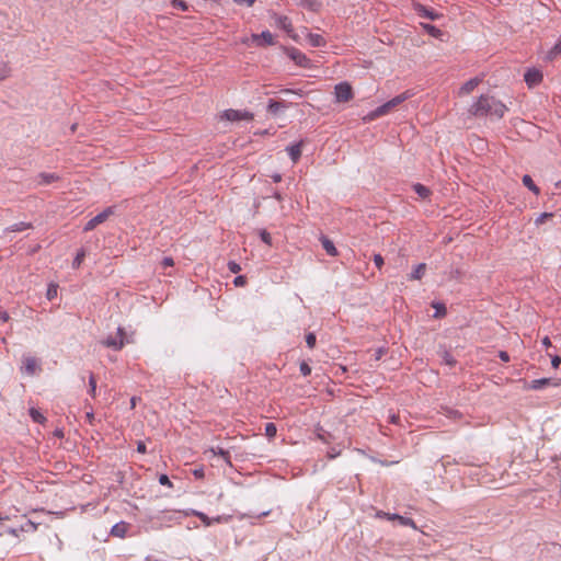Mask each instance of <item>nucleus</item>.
<instances>
[{
	"label": "nucleus",
	"instance_id": "obj_1",
	"mask_svg": "<svg viewBox=\"0 0 561 561\" xmlns=\"http://www.w3.org/2000/svg\"><path fill=\"white\" fill-rule=\"evenodd\" d=\"M507 111L504 103L489 94H482L472 103L469 114L474 117H495L501 119Z\"/></svg>",
	"mask_w": 561,
	"mask_h": 561
},
{
	"label": "nucleus",
	"instance_id": "obj_2",
	"mask_svg": "<svg viewBox=\"0 0 561 561\" xmlns=\"http://www.w3.org/2000/svg\"><path fill=\"white\" fill-rule=\"evenodd\" d=\"M117 206H108L94 217H92L83 227L84 231H91L99 225L105 222L111 216L115 215Z\"/></svg>",
	"mask_w": 561,
	"mask_h": 561
},
{
	"label": "nucleus",
	"instance_id": "obj_3",
	"mask_svg": "<svg viewBox=\"0 0 561 561\" xmlns=\"http://www.w3.org/2000/svg\"><path fill=\"white\" fill-rule=\"evenodd\" d=\"M126 332L125 329L118 327L117 334L115 336L108 335L102 343L106 347H110L114 351H121L126 343Z\"/></svg>",
	"mask_w": 561,
	"mask_h": 561
},
{
	"label": "nucleus",
	"instance_id": "obj_4",
	"mask_svg": "<svg viewBox=\"0 0 561 561\" xmlns=\"http://www.w3.org/2000/svg\"><path fill=\"white\" fill-rule=\"evenodd\" d=\"M334 95L336 102H348L353 99V89L348 82H340L334 88Z\"/></svg>",
	"mask_w": 561,
	"mask_h": 561
},
{
	"label": "nucleus",
	"instance_id": "obj_5",
	"mask_svg": "<svg viewBox=\"0 0 561 561\" xmlns=\"http://www.w3.org/2000/svg\"><path fill=\"white\" fill-rule=\"evenodd\" d=\"M253 113L248 111H239V110H226L221 117L229 122H239V121H251L253 119Z\"/></svg>",
	"mask_w": 561,
	"mask_h": 561
},
{
	"label": "nucleus",
	"instance_id": "obj_6",
	"mask_svg": "<svg viewBox=\"0 0 561 561\" xmlns=\"http://www.w3.org/2000/svg\"><path fill=\"white\" fill-rule=\"evenodd\" d=\"M288 57L295 61L296 65L308 68L311 65V60L298 48L291 47L287 51Z\"/></svg>",
	"mask_w": 561,
	"mask_h": 561
},
{
	"label": "nucleus",
	"instance_id": "obj_7",
	"mask_svg": "<svg viewBox=\"0 0 561 561\" xmlns=\"http://www.w3.org/2000/svg\"><path fill=\"white\" fill-rule=\"evenodd\" d=\"M413 8L419 16L430 19L432 21L438 20L443 16V14L438 13L434 9L427 8L421 3H414Z\"/></svg>",
	"mask_w": 561,
	"mask_h": 561
},
{
	"label": "nucleus",
	"instance_id": "obj_8",
	"mask_svg": "<svg viewBox=\"0 0 561 561\" xmlns=\"http://www.w3.org/2000/svg\"><path fill=\"white\" fill-rule=\"evenodd\" d=\"M524 80L529 88L540 84L543 80V75L539 69H528L524 75Z\"/></svg>",
	"mask_w": 561,
	"mask_h": 561
},
{
	"label": "nucleus",
	"instance_id": "obj_9",
	"mask_svg": "<svg viewBox=\"0 0 561 561\" xmlns=\"http://www.w3.org/2000/svg\"><path fill=\"white\" fill-rule=\"evenodd\" d=\"M561 385V379H553V378H540V379H535V380H531L529 386H528V389H531V390H541L548 386H554V387H558Z\"/></svg>",
	"mask_w": 561,
	"mask_h": 561
},
{
	"label": "nucleus",
	"instance_id": "obj_10",
	"mask_svg": "<svg viewBox=\"0 0 561 561\" xmlns=\"http://www.w3.org/2000/svg\"><path fill=\"white\" fill-rule=\"evenodd\" d=\"M422 28L432 37L439 39L440 42H444L447 37V33L438 28L437 26L430 24V23H421Z\"/></svg>",
	"mask_w": 561,
	"mask_h": 561
},
{
	"label": "nucleus",
	"instance_id": "obj_11",
	"mask_svg": "<svg viewBox=\"0 0 561 561\" xmlns=\"http://www.w3.org/2000/svg\"><path fill=\"white\" fill-rule=\"evenodd\" d=\"M257 46H271L275 44L274 35L270 31H263L261 34L253 35Z\"/></svg>",
	"mask_w": 561,
	"mask_h": 561
},
{
	"label": "nucleus",
	"instance_id": "obj_12",
	"mask_svg": "<svg viewBox=\"0 0 561 561\" xmlns=\"http://www.w3.org/2000/svg\"><path fill=\"white\" fill-rule=\"evenodd\" d=\"M289 105L290 104L284 100L276 101L274 99H270L267 103V112L272 115H277L279 111L288 108Z\"/></svg>",
	"mask_w": 561,
	"mask_h": 561
},
{
	"label": "nucleus",
	"instance_id": "obj_13",
	"mask_svg": "<svg viewBox=\"0 0 561 561\" xmlns=\"http://www.w3.org/2000/svg\"><path fill=\"white\" fill-rule=\"evenodd\" d=\"M296 4L311 12H319L322 8L321 0H295Z\"/></svg>",
	"mask_w": 561,
	"mask_h": 561
},
{
	"label": "nucleus",
	"instance_id": "obj_14",
	"mask_svg": "<svg viewBox=\"0 0 561 561\" xmlns=\"http://www.w3.org/2000/svg\"><path fill=\"white\" fill-rule=\"evenodd\" d=\"M561 55V37L557 43L546 53L543 61L552 62Z\"/></svg>",
	"mask_w": 561,
	"mask_h": 561
},
{
	"label": "nucleus",
	"instance_id": "obj_15",
	"mask_svg": "<svg viewBox=\"0 0 561 561\" xmlns=\"http://www.w3.org/2000/svg\"><path fill=\"white\" fill-rule=\"evenodd\" d=\"M393 107L391 106L390 102H386L383 103L382 105L378 106L377 108H375L374 111H371L368 115H367V118L369 121H373L375 118H378L380 116H383L386 114H388Z\"/></svg>",
	"mask_w": 561,
	"mask_h": 561
},
{
	"label": "nucleus",
	"instance_id": "obj_16",
	"mask_svg": "<svg viewBox=\"0 0 561 561\" xmlns=\"http://www.w3.org/2000/svg\"><path fill=\"white\" fill-rule=\"evenodd\" d=\"M302 144H304V141L301 140V141L290 145L286 148V151L288 152V156L294 163H297L301 157Z\"/></svg>",
	"mask_w": 561,
	"mask_h": 561
},
{
	"label": "nucleus",
	"instance_id": "obj_17",
	"mask_svg": "<svg viewBox=\"0 0 561 561\" xmlns=\"http://www.w3.org/2000/svg\"><path fill=\"white\" fill-rule=\"evenodd\" d=\"M37 179H38V182H37L38 185H49L53 182L58 181L60 179V176L57 173L42 172L37 175Z\"/></svg>",
	"mask_w": 561,
	"mask_h": 561
},
{
	"label": "nucleus",
	"instance_id": "obj_18",
	"mask_svg": "<svg viewBox=\"0 0 561 561\" xmlns=\"http://www.w3.org/2000/svg\"><path fill=\"white\" fill-rule=\"evenodd\" d=\"M387 519H389V520H397L402 526H410V527L416 528L415 523H414V520L412 518L405 517V516H401L399 514H394V513L393 514H387Z\"/></svg>",
	"mask_w": 561,
	"mask_h": 561
},
{
	"label": "nucleus",
	"instance_id": "obj_19",
	"mask_svg": "<svg viewBox=\"0 0 561 561\" xmlns=\"http://www.w3.org/2000/svg\"><path fill=\"white\" fill-rule=\"evenodd\" d=\"M23 367L28 375H34L38 368L37 359L35 357H24Z\"/></svg>",
	"mask_w": 561,
	"mask_h": 561
},
{
	"label": "nucleus",
	"instance_id": "obj_20",
	"mask_svg": "<svg viewBox=\"0 0 561 561\" xmlns=\"http://www.w3.org/2000/svg\"><path fill=\"white\" fill-rule=\"evenodd\" d=\"M426 264L425 263H420L417 264L414 270L412 271V273L408 276V279L409 280H420L422 279V277L424 276L425 272H426Z\"/></svg>",
	"mask_w": 561,
	"mask_h": 561
},
{
	"label": "nucleus",
	"instance_id": "obj_21",
	"mask_svg": "<svg viewBox=\"0 0 561 561\" xmlns=\"http://www.w3.org/2000/svg\"><path fill=\"white\" fill-rule=\"evenodd\" d=\"M128 529V524L121 522L115 524L111 529V535L118 538H124Z\"/></svg>",
	"mask_w": 561,
	"mask_h": 561
},
{
	"label": "nucleus",
	"instance_id": "obj_22",
	"mask_svg": "<svg viewBox=\"0 0 561 561\" xmlns=\"http://www.w3.org/2000/svg\"><path fill=\"white\" fill-rule=\"evenodd\" d=\"M480 82H481V80L479 78H472V79L468 80L467 82H465L461 85L459 93L460 94L471 93L479 85Z\"/></svg>",
	"mask_w": 561,
	"mask_h": 561
},
{
	"label": "nucleus",
	"instance_id": "obj_23",
	"mask_svg": "<svg viewBox=\"0 0 561 561\" xmlns=\"http://www.w3.org/2000/svg\"><path fill=\"white\" fill-rule=\"evenodd\" d=\"M307 38H308V43L312 47H323L327 44L324 37L320 34L309 33Z\"/></svg>",
	"mask_w": 561,
	"mask_h": 561
},
{
	"label": "nucleus",
	"instance_id": "obj_24",
	"mask_svg": "<svg viewBox=\"0 0 561 561\" xmlns=\"http://www.w3.org/2000/svg\"><path fill=\"white\" fill-rule=\"evenodd\" d=\"M431 306L435 309L433 316L435 319H442L447 314V308L443 301H432Z\"/></svg>",
	"mask_w": 561,
	"mask_h": 561
},
{
	"label": "nucleus",
	"instance_id": "obj_25",
	"mask_svg": "<svg viewBox=\"0 0 561 561\" xmlns=\"http://www.w3.org/2000/svg\"><path fill=\"white\" fill-rule=\"evenodd\" d=\"M412 188L422 199L428 198L432 194L431 190L421 183L413 184Z\"/></svg>",
	"mask_w": 561,
	"mask_h": 561
},
{
	"label": "nucleus",
	"instance_id": "obj_26",
	"mask_svg": "<svg viewBox=\"0 0 561 561\" xmlns=\"http://www.w3.org/2000/svg\"><path fill=\"white\" fill-rule=\"evenodd\" d=\"M523 184L531 192H534L536 195L540 193L539 187L535 184L534 180L530 175L525 174L522 179Z\"/></svg>",
	"mask_w": 561,
	"mask_h": 561
},
{
	"label": "nucleus",
	"instance_id": "obj_27",
	"mask_svg": "<svg viewBox=\"0 0 561 561\" xmlns=\"http://www.w3.org/2000/svg\"><path fill=\"white\" fill-rule=\"evenodd\" d=\"M28 414L35 423L44 424L46 422V417L35 408H31Z\"/></svg>",
	"mask_w": 561,
	"mask_h": 561
},
{
	"label": "nucleus",
	"instance_id": "obj_28",
	"mask_svg": "<svg viewBox=\"0 0 561 561\" xmlns=\"http://www.w3.org/2000/svg\"><path fill=\"white\" fill-rule=\"evenodd\" d=\"M316 435L323 443H330V440L333 438L332 434L322 427H318L316 430Z\"/></svg>",
	"mask_w": 561,
	"mask_h": 561
},
{
	"label": "nucleus",
	"instance_id": "obj_29",
	"mask_svg": "<svg viewBox=\"0 0 561 561\" xmlns=\"http://www.w3.org/2000/svg\"><path fill=\"white\" fill-rule=\"evenodd\" d=\"M31 228V225L30 224H26V222H19V224H14L12 225L11 227L9 228H5L4 232L8 233V232H18V231H23V230H26Z\"/></svg>",
	"mask_w": 561,
	"mask_h": 561
},
{
	"label": "nucleus",
	"instance_id": "obj_30",
	"mask_svg": "<svg viewBox=\"0 0 561 561\" xmlns=\"http://www.w3.org/2000/svg\"><path fill=\"white\" fill-rule=\"evenodd\" d=\"M442 359L445 365L450 367H455L457 364L456 358L448 351H443Z\"/></svg>",
	"mask_w": 561,
	"mask_h": 561
},
{
	"label": "nucleus",
	"instance_id": "obj_31",
	"mask_svg": "<svg viewBox=\"0 0 561 561\" xmlns=\"http://www.w3.org/2000/svg\"><path fill=\"white\" fill-rule=\"evenodd\" d=\"M264 431H265V435L272 439L276 436V433H277V426L275 423L273 422H268L265 424V427H264Z\"/></svg>",
	"mask_w": 561,
	"mask_h": 561
},
{
	"label": "nucleus",
	"instance_id": "obj_32",
	"mask_svg": "<svg viewBox=\"0 0 561 561\" xmlns=\"http://www.w3.org/2000/svg\"><path fill=\"white\" fill-rule=\"evenodd\" d=\"M84 257H85V250H84V248H81V250L78 251V253L76 254V256L72 261V267L79 268L81 263L83 262Z\"/></svg>",
	"mask_w": 561,
	"mask_h": 561
},
{
	"label": "nucleus",
	"instance_id": "obj_33",
	"mask_svg": "<svg viewBox=\"0 0 561 561\" xmlns=\"http://www.w3.org/2000/svg\"><path fill=\"white\" fill-rule=\"evenodd\" d=\"M192 515L196 516L205 526L213 525V519L203 512L192 511Z\"/></svg>",
	"mask_w": 561,
	"mask_h": 561
},
{
	"label": "nucleus",
	"instance_id": "obj_34",
	"mask_svg": "<svg viewBox=\"0 0 561 561\" xmlns=\"http://www.w3.org/2000/svg\"><path fill=\"white\" fill-rule=\"evenodd\" d=\"M409 94L408 92H404V93H401L397 96H394L393 99L389 100L391 106L394 108L396 106H398L399 104H401L402 102H404L405 100L409 99Z\"/></svg>",
	"mask_w": 561,
	"mask_h": 561
},
{
	"label": "nucleus",
	"instance_id": "obj_35",
	"mask_svg": "<svg viewBox=\"0 0 561 561\" xmlns=\"http://www.w3.org/2000/svg\"><path fill=\"white\" fill-rule=\"evenodd\" d=\"M36 529H37V525L30 519H27L20 526V531H23V533L35 531Z\"/></svg>",
	"mask_w": 561,
	"mask_h": 561
},
{
	"label": "nucleus",
	"instance_id": "obj_36",
	"mask_svg": "<svg viewBox=\"0 0 561 561\" xmlns=\"http://www.w3.org/2000/svg\"><path fill=\"white\" fill-rule=\"evenodd\" d=\"M170 3L173 9H178L183 12L188 11V4L183 0H171Z\"/></svg>",
	"mask_w": 561,
	"mask_h": 561
},
{
	"label": "nucleus",
	"instance_id": "obj_37",
	"mask_svg": "<svg viewBox=\"0 0 561 561\" xmlns=\"http://www.w3.org/2000/svg\"><path fill=\"white\" fill-rule=\"evenodd\" d=\"M305 340H306V343H307V346L309 348H314L316 347V344H317V336L314 334V332H308L306 335H305Z\"/></svg>",
	"mask_w": 561,
	"mask_h": 561
},
{
	"label": "nucleus",
	"instance_id": "obj_38",
	"mask_svg": "<svg viewBox=\"0 0 561 561\" xmlns=\"http://www.w3.org/2000/svg\"><path fill=\"white\" fill-rule=\"evenodd\" d=\"M57 291H58V285L49 284L48 288H47V291H46L47 299L48 300L55 299L57 297Z\"/></svg>",
	"mask_w": 561,
	"mask_h": 561
},
{
	"label": "nucleus",
	"instance_id": "obj_39",
	"mask_svg": "<svg viewBox=\"0 0 561 561\" xmlns=\"http://www.w3.org/2000/svg\"><path fill=\"white\" fill-rule=\"evenodd\" d=\"M95 392H96V378H95V375L94 374H90V377H89V393L91 394V397H95Z\"/></svg>",
	"mask_w": 561,
	"mask_h": 561
},
{
	"label": "nucleus",
	"instance_id": "obj_40",
	"mask_svg": "<svg viewBox=\"0 0 561 561\" xmlns=\"http://www.w3.org/2000/svg\"><path fill=\"white\" fill-rule=\"evenodd\" d=\"M214 453L218 456H220L225 461L226 463H228L229 466H231V461H230V453L224 448H220L218 447L217 448V451L214 450Z\"/></svg>",
	"mask_w": 561,
	"mask_h": 561
},
{
	"label": "nucleus",
	"instance_id": "obj_41",
	"mask_svg": "<svg viewBox=\"0 0 561 561\" xmlns=\"http://www.w3.org/2000/svg\"><path fill=\"white\" fill-rule=\"evenodd\" d=\"M277 21L279 26L283 27L285 31L288 32L291 28V22L287 16H279Z\"/></svg>",
	"mask_w": 561,
	"mask_h": 561
},
{
	"label": "nucleus",
	"instance_id": "obj_42",
	"mask_svg": "<svg viewBox=\"0 0 561 561\" xmlns=\"http://www.w3.org/2000/svg\"><path fill=\"white\" fill-rule=\"evenodd\" d=\"M11 68L8 66V64L2 62L0 65V80H3L10 76Z\"/></svg>",
	"mask_w": 561,
	"mask_h": 561
},
{
	"label": "nucleus",
	"instance_id": "obj_43",
	"mask_svg": "<svg viewBox=\"0 0 561 561\" xmlns=\"http://www.w3.org/2000/svg\"><path fill=\"white\" fill-rule=\"evenodd\" d=\"M259 234H260V238H261L262 242H264L267 245H271L272 237H271L270 232H267L266 230L263 229V230L259 231Z\"/></svg>",
	"mask_w": 561,
	"mask_h": 561
},
{
	"label": "nucleus",
	"instance_id": "obj_44",
	"mask_svg": "<svg viewBox=\"0 0 561 561\" xmlns=\"http://www.w3.org/2000/svg\"><path fill=\"white\" fill-rule=\"evenodd\" d=\"M299 370H300L302 376L307 377V376H309L311 374L312 369H311L310 365L307 362L302 360L300 363Z\"/></svg>",
	"mask_w": 561,
	"mask_h": 561
},
{
	"label": "nucleus",
	"instance_id": "obj_45",
	"mask_svg": "<svg viewBox=\"0 0 561 561\" xmlns=\"http://www.w3.org/2000/svg\"><path fill=\"white\" fill-rule=\"evenodd\" d=\"M159 483L161 485H164V486H168V488H172L173 486L172 481L170 480V478L165 473H161L159 476Z\"/></svg>",
	"mask_w": 561,
	"mask_h": 561
},
{
	"label": "nucleus",
	"instance_id": "obj_46",
	"mask_svg": "<svg viewBox=\"0 0 561 561\" xmlns=\"http://www.w3.org/2000/svg\"><path fill=\"white\" fill-rule=\"evenodd\" d=\"M552 217H553V214H552V213H542V214H540V215L536 218L535 222H536V225H541V224H543L547 219H550V218H552Z\"/></svg>",
	"mask_w": 561,
	"mask_h": 561
},
{
	"label": "nucleus",
	"instance_id": "obj_47",
	"mask_svg": "<svg viewBox=\"0 0 561 561\" xmlns=\"http://www.w3.org/2000/svg\"><path fill=\"white\" fill-rule=\"evenodd\" d=\"M228 268L233 274H237V273H239L241 271L240 265L237 262H234V261L228 262Z\"/></svg>",
	"mask_w": 561,
	"mask_h": 561
},
{
	"label": "nucleus",
	"instance_id": "obj_48",
	"mask_svg": "<svg viewBox=\"0 0 561 561\" xmlns=\"http://www.w3.org/2000/svg\"><path fill=\"white\" fill-rule=\"evenodd\" d=\"M551 356V366L554 369H558L561 365V357L559 355H550Z\"/></svg>",
	"mask_w": 561,
	"mask_h": 561
},
{
	"label": "nucleus",
	"instance_id": "obj_49",
	"mask_svg": "<svg viewBox=\"0 0 561 561\" xmlns=\"http://www.w3.org/2000/svg\"><path fill=\"white\" fill-rule=\"evenodd\" d=\"M323 250L325 251V254L329 256L340 255L339 248H323Z\"/></svg>",
	"mask_w": 561,
	"mask_h": 561
},
{
	"label": "nucleus",
	"instance_id": "obj_50",
	"mask_svg": "<svg viewBox=\"0 0 561 561\" xmlns=\"http://www.w3.org/2000/svg\"><path fill=\"white\" fill-rule=\"evenodd\" d=\"M385 353H386V348H383V347H379V348H377V350L375 351L374 355H373V356H374V359H375L376 362H377V360H380V359H381V357L385 355Z\"/></svg>",
	"mask_w": 561,
	"mask_h": 561
},
{
	"label": "nucleus",
	"instance_id": "obj_51",
	"mask_svg": "<svg viewBox=\"0 0 561 561\" xmlns=\"http://www.w3.org/2000/svg\"><path fill=\"white\" fill-rule=\"evenodd\" d=\"M236 286H244L247 284V277L243 275H239L233 280Z\"/></svg>",
	"mask_w": 561,
	"mask_h": 561
},
{
	"label": "nucleus",
	"instance_id": "obj_52",
	"mask_svg": "<svg viewBox=\"0 0 561 561\" xmlns=\"http://www.w3.org/2000/svg\"><path fill=\"white\" fill-rule=\"evenodd\" d=\"M137 451H138L139 454H146V453H147V446H146V443H145V442L139 440V442L137 443Z\"/></svg>",
	"mask_w": 561,
	"mask_h": 561
},
{
	"label": "nucleus",
	"instance_id": "obj_53",
	"mask_svg": "<svg viewBox=\"0 0 561 561\" xmlns=\"http://www.w3.org/2000/svg\"><path fill=\"white\" fill-rule=\"evenodd\" d=\"M374 261L378 268H380L383 265V257L380 254H375Z\"/></svg>",
	"mask_w": 561,
	"mask_h": 561
},
{
	"label": "nucleus",
	"instance_id": "obj_54",
	"mask_svg": "<svg viewBox=\"0 0 561 561\" xmlns=\"http://www.w3.org/2000/svg\"><path fill=\"white\" fill-rule=\"evenodd\" d=\"M163 267H169L174 265V261L171 256L164 257L161 262Z\"/></svg>",
	"mask_w": 561,
	"mask_h": 561
},
{
	"label": "nucleus",
	"instance_id": "obj_55",
	"mask_svg": "<svg viewBox=\"0 0 561 561\" xmlns=\"http://www.w3.org/2000/svg\"><path fill=\"white\" fill-rule=\"evenodd\" d=\"M499 358L502 360V362H510V354L506 352V351H500L499 352Z\"/></svg>",
	"mask_w": 561,
	"mask_h": 561
},
{
	"label": "nucleus",
	"instance_id": "obj_56",
	"mask_svg": "<svg viewBox=\"0 0 561 561\" xmlns=\"http://www.w3.org/2000/svg\"><path fill=\"white\" fill-rule=\"evenodd\" d=\"M193 474L196 479H203L205 477L203 468L194 469Z\"/></svg>",
	"mask_w": 561,
	"mask_h": 561
},
{
	"label": "nucleus",
	"instance_id": "obj_57",
	"mask_svg": "<svg viewBox=\"0 0 561 561\" xmlns=\"http://www.w3.org/2000/svg\"><path fill=\"white\" fill-rule=\"evenodd\" d=\"M320 241L322 245H334L333 242L324 234H321Z\"/></svg>",
	"mask_w": 561,
	"mask_h": 561
},
{
	"label": "nucleus",
	"instance_id": "obj_58",
	"mask_svg": "<svg viewBox=\"0 0 561 561\" xmlns=\"http://www.w3.org/2000/svg\"><path fill=\"white\" fill-rule=\"evenodd\" d=\"M10 319V316L7 311L2 310L0 311V321L1 322H8Z\"/></svg>",
	"mask_w": 561,
	"mask_h": 561
},
{
	"label": "nucleus",
	"instance_id": "obj_59",
	"mask_svg": "<svg viewBox=\"0 0 561 561\" xmlns=\"http://www.w3.org/2000/svg\"><path fill=\"white\" fill-rule=\"evenodd\" d=\"M237 4H247L248 7H251L255 0H233Z\"/></svg>",
	"mask_w": 561,
	"mask_h": 561
},
{
	"label": "nucleus",
	"instance_id": "obj_60",
	"mask_svg": "<svg viewBox=\"0 0 561 561\" xmlns=\"http://www.w3.org/2000/svg\"><path fill=\"white\" fill-rule=\"evenodd\" d=\"M340 455V451H336L335 448H332L330 451H328L329 458L333 459Z\"/></svg>",
	"mask_w": 561,
	"mask_h": 561
},
{
	"label": "nucleus",
	"instance_id": "obj_61",
	"mask_svg": "<svg viewBox=\"0 0 561 561\" xmlns=\"http://www.w3.org/2000/svg\"><path fill=\"white\" fill-rule=\"evenodd\" d=\"M85 419H87V421H88L90 424H93V421H94V414H93V412H92V411H91V412H87V414H85Z\"/></svg>",
	"mask_w": 561,
	"mask_h": 561
},
{
	"label": "nucleus",
	"instance_id": "obj_62",
	"mask_svg": "<svg viewBox=\"0 0 561 561\" xmlns=\"http://www.w3.org/2000/svg\"><path fill=\"white\" fill-rule=\"evenodd\" d=\"M271 178H272L273 182H275V183H278L282 181V174H279V173H274L273 175H271Z\"/></svg>",
	"mask_w": 561,
	"mask_h": 561
},
{
	"label": "nucleus",
	"instance_id": "obj_63",
	"mask_svg": "<svg viewBox=\"0 0 561 561\" xmlns=\"http://www.w3.org/2000/svg\"><path fill=\"white\" fill-rule=\"evenodd\" d=\"M541 342H542V344L546 347H551L552 346L551 341H550V339L548 336H545Z\"/></svg>",
	"mask_w": 561,
	"mask_h": 561
},
{
	"label": "nucleus",
	"instance_id": "obj_64",
	"mask_svg": "<svg viewBox=\"0 0 561 561\" xmlns=\"http://www.w3.org/2000/svg\"><path fill=\"white\" fill-rule=\"evenodd\" d=\"M54 435L57 436V437H62L64 436V432L61 430H55Z\"/></svg>",
	"mask_w": 561,
	"mask_h": 561
}]
</instances>
